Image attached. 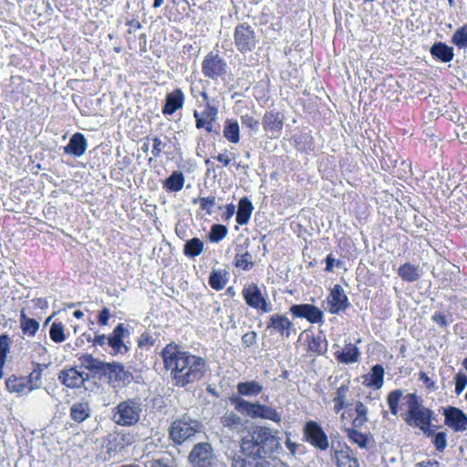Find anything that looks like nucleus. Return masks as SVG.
I'll return each instance as SVG.
<instances>
[{"label":"nucleus","instance_id":"f257e3e1","mask_svg":"<svg viewBox=\"0 0 467 467\" xmlns=\"http://www.w3.org/2000/svg\"><path fill=\"white\" fill-rule=\"evenodd\" d=\"M164 368L177 387H185L202 379L206 371L205 360L182 349L176 344H168L161 351Z\"/></svg>","mask_w":467,"mask_h":467},{"label":"nucleus","instance_id":"f03ea898","mask_svg":"<svg viewBox=\"0 0 467 467\" xmlns=\"http://www.w3.org/2000/svg\"><path fill=\"white\" fill-rule=\"evenodd\" d=\"M279 441L271 430L264 426L252 428L241 441L242 451L250 458H263L275 451Z\"/></svg>","mask_w":467,"mask_h":467},{"label":"nucleus","instance_id":"7ed1b4c3","mask_svg":"<svg viewBox=\"0 0 467 467\" xmlns=\"http://www.w3.org/2000/svg\"><path fill=\"white\" fill-rule=\"evenodd\" d=\"M142 410L140 399H127L112 409L111 420L118 426L131 427L140 421Z\"/></svg>","mask_w":467,"mask_h":467},{"label":"nucleus","instance_id":"20e7f679","mask_svg":"<svg viewBox=\"0 0 467 467\" xmlns=\"http://www.w3.org/2000/svg\"><path fill=\"white\" fill-rule=\"evenodd\" d=\"M202 424L189 417H182L174 420L169 429L170 439L176 444H182L184 441L202 432Z\"/></svg>","mask_w":467,"mask_h":467},{"label":"nucleus","instance_id":"39448f33","mask_svg":"<svg viewBox=\"0 0 467 467\" xmlns=\"http://www.w3.org/2000/svg\"><path fill=\"white\" fill-rule=\"evenodd\" d=\"M408 405V417L406 422L418 428L431 425L432 411L421 406L414 393H409L404 398Z\"/></svg>","mask_w":467,"mask_h":467},{"label":"nucleus","instance_id":"423d86ee","mask_svg":"<svg viewBox=\"0 0 467 467\" xmlns=\"http://www.w3.org/2000/svg\"><path fill=\"white\" fill-rule=\"evenodd\" d=\"M303 435L306 441L320 451H327L329 448V441L327 433L324 431L322 426L315 420H308L305 423Z\"/></svg>","mask_w":467,"mask_h":467},{"label":"nucleus","instance_id":"0eeeda50","mask_svg":"<svg viewBox=\"0 0 467 467\" xmlns=\"http://www.w3.org/2000/svg\"><path fill=\"white\" fill-rule=\"evenodd\" d=\"M192 467H215L216 458L213 447L208 442H200L194 445L189 454Z\"/></svg>","mask_w":467,"mask_h":467},{"label":"nucleus","instance_id":"6e6552de","mask_svg":"<svg viewBox=\"0 0 467 467\" xmlns=\"http://www.w3.org/2000/svg\"><path fill=\"white\" fill-rule=\"evenodd\" d=\"M256 36L250 26L239 25L234 31V44L237 49L245 53L255 47Z\"/></svg>","mask_w":467,"mask_h":467},{"label":"nucleus","instance_id":"1a4fd4ad","mask_svg":"<svg viewBox=\"0 0 467 467\" xmlns=\"http://www.w3.org/2000/svg\"><path fill=\"white\" fill-rule=\"evenodd\" d=\"M113 388H119L129 382L130 374L127 372L123 366L117 362L105 363L101 371Z\"/></svg>","mask_w":467,"mask_h":467},{"label":"nucleus","instance_id":"9d476101","mask_svg":"<svg viewBox=\"0 0 467 467\" xmlns=\"http://www.w3.org/2000/svg\"><path fill=\"white\" fill-rule=\"evenodd\" d=\"M202 73L209 78L217 79L226 73V63L218 55L209 53L202 61Z\"/></svg>","mask_w":467,"mask_h":467},{"label":"nucleus","instance_id":"9b49d317","mask_svg":"<svg viewBox=\"0 0 467 467\" xmlns=\"http://www.w3.org/2000/svg\"><path fill=\"white\" fill-rule=\"evenodd\" d=\"M243 296L249 306L260 309L265 313L271 311L272 308L270 304L266 302L265 298L256 285L252 284L244 287L243 290Z\"/></svg>","mask_w":467,"mask_h":467},{"label":"nucleus","instance_id":"f8f14e48","mask_svg":"<svg viewBox=\"0 0 467 467\" xmlns=\"http://www.w3.org/2000/svg\"><path fill=\"white\" fill-rule=\"evenodd\" d=\"M349 306L348 296L339 285H335L327 296V309L331 314H338Z\"/></svg>","mask_w":467,"mask_h":467},{"label":"nucleus","instance_id":"ddd939ff","mask_svg":"<svg viewBox=\"0 0 467 467\" xmlns=\"http://www.w3.org/2000/svg\"><path fill=\"white\" fill-rule=\"evenodd\" d=\"M290 312L294 317L306 318L310 323H320L323 321V312L314 305H293L290 306Z\"/></svg>","mask_w":467,"mask_h":467},{"label":"nucleus","instance_id":"4468645a","mask_svg":"<svg viewBox=\"0 0 467 467\" xmlns=\"http://www.w3.org/2000/svg\"><path fill=\"white\" fill-rule=\"evenodd\" d=\"M58 379L66 387L70 389H78L83 386L85 381L89 379L87 373L79 371L77 368H70L60 372Z\"/></svg>","mask_w":467,"mask_h":467},{"label":"nucleus","instance_id":"2eb2a0df","mask_svg":"<svg viewBox=\"0 0 467 467\" xmlns=\"http://www.w3.org/2000/svg\"><path fill=\"white\" fill-rule=\"evenodd\" d=\"M128 335L129 332L124 324L119 323L112 333L108 336L107 343L111 348L113 355L128 352V347L123 342V338Z\"/></svg>","mask_w":467,"mask_h":467},{"label":"nucleus","instance_id":"dca6fc26","mask_svg":"<svg viewBox=\"0 0 467 467\" xmlns=\"http://www.w3.org/2000/svg\"><path fill=\"white\" fill-rule=\"evenodd\" d=\"M443 415L445 424L455 431H463L467 429V416L460 409L449 407L444 410Z\"/></svg>","mask_w":467,"mask_h":467},{"label":"nucleus","instance_id":"f3484780","mask_svg":"<svg viewBox=\"0 0 467 467\" xmlns=\"http://www.w3.org/2000/svg\"><path fill=\"white\" fill-rule=\"evenodd\" d=\"M217 114V108L212 106L210 101H207V105H205V109L202 113L198 111H194L193 113L196 119V127L198 129H204L207 132H213V123L215 121Z\"/></svg>","mask_w":467,"mask_h":467},{"label":"nucleus","instance_id":"a211bd4d","mask_svg":"<svg viewBox=\"0 0 467 467\" xmlns=\"http://www.w3.org/2000/svg\"><path fill=\"white\" fill-rule=\"evenodd\" d=\"M266 328L272 329L282 337L288 338L291 331L294 329V326L286 316L277 313L270 316Z\"/></svg>","mask_w":467,"mask_h":467},{"label":"nucleus","instance_id":"6ab92c4d","mask_svg":"<svg viewBox=\"0 0 467 467\" xmlns=\"http://www.w3.org/2000/svg\"><path fill=\"white\" fill-rule=\"evenodd\" d=\"M184 99V94L179 88L167 94L166 102L162 109V113L165 115L173 114L176 110L182 108Z\"/></svg>","mask_w":467,"mask_h":467},{"label":"nucleus","instance_id":"aec40b11","mask_svg":"<svg viewBox=\"0 0 467 467\" xmlns=\"http://www.w3.org/2000/svg\"><path fill=\"white\" fill-rule=\"evenodd\" d=\"M334 459L337 467H359L358 461L348 446L334 451Z\"/></svg>","mask_w":467,"mask_h":467},{"label":"nucleus","instance_id":"412c9836","mask_svg":"<svg viewBox=\"0 0 467 467\" xmlns=\"http://www.w3.org/2000/svg\"><path fill=\"white\" fill-rule=\"evenodd\" d=\"M87 140L81 133H75L69 140L68 144L64 148L67 154H72L76 157L82 156L87 150Z\"/></svg>","mask_w":467,"mask_h":467},{"label":"nucleus","instance_id":"4be33fe9","mask_svg":"<svg viewBox=\"0 0 467 467\" xmlns=\"http://www.w3.org/2000/svg\"><path fill=\"white\" fill-rule=\"evenodd\" d=\"M349 384L344 383L340 387L336 389V392L333 396V403H334V411L338 413L343 409L349 406L351 403L349 402Z\"/></svg>","mask_w":467,"mask_h":467},{"label":"nucleus","instance_id":"5701e85b","mask_svg":"<svg viewBox=\"0 0 467 467\" xmlns=\"http://www.w3.org/2000/svg\"><path fill=\"white\" fill-rule=\"evenodd\" d=\"M230 402L234 409L243 415L255 419L257 406L259 402H250L241 397H231Z\"/></svg>","mask_w":467,"mask_h":467},{"label":"nucleus","instance_id":"b1692460","mask_svg":"<svg viewBox=\"0 0 467 467\" xmlns=\"http://www.w3.org/2000/svg\"><path fill=\"white\" fill-rule=\"evenodd\" d=\"M264 128L275 136L283 128V117L278 112H266L263 119Z\"/></svg>","mask_w":467,"mask_h":467},{"label":"nucleus","instance_id":"393cba45","mask_svg":"<svg viewBox=\"0 0 467 467\" xmlns=\"http://www.w3.org/2000/svg\"><path fill=\"white\" fill-rule=\"evenodd\" d=\"M335 356L337 361L349 364L358 360L359 351L358 348L352 343L347 344L341 351H337Z\"/></svg>","mask_w":467,"mask_h":467},{"label":"nucleus","instance_id":"a878e982","mask_svg":"<svg viewBox=\"0 0 467 467\" xmlns=\"http://www.w3.org/2000/svg\"><path fill=\"white\" fill-rule=\"evenodd\" d=\"M91 409L88 402H76L70 407V418L81 423L90 417Z\"/></svg>","mask_w":467,"mask_h":467},{"label":"nucleus","instance_id":"bb28decb","mask_svg":"<svg viewBox=\"0 0 467 467\" xmlns=\"http://www.w3.org/2000/svg\"><path fill=\"white\" fill-rule=\"evenodd\" d=\"M236 389L242 396L254 397L259 395L263 391L264 387L256 380H250L238 383Z\"/></svg>","mask_w":467,"mask_h":467},{"label":"nucleus","instance_id":"cd10ccee","mask_svg":"<svg viewBox=\"0 0 467 467\" xmlns=\"http://www.w3.org/2000/svg\"><path fill=\"white\" fill-rule=\"evenodd\" d=\"M221 423L234 431H240L244 426L243 419L234 411H226L221 418Z\"/></svg>","mask_w":467,"mask_h":467},{"label":"nucleus","instance_id":"c85d7f7f","mask_svg":"<svg viewBox=\"0 0 467 467\" xmlns=\"http://www.w3.org/2000/svg\"><path fill=\"white\" fill-rule=\"evenodd\" d=\"M253 209L252 202L248 198H242L238 204L236 222L241 225L246 224L250 220Z\"/></svg>","mask_w":467,"mask_h":467},{"label":"nucleus","instance_id":"c756f323","mask_svg":"<svg viewBox=\"0 0 467 467\" xmlns=\"http://www.w3.org/2000/svg\"><path fill=\"white\" fill-rule=\"evenodd\" d=\"M431 55L442 62H450L453 58L452 47L444 43L437 42L431 48Z\"/></svg>","mask_w":467,"mask_h":467},{"label":"nucleus","instance_id":"7c9ffc66","mask_svg":"<svg viewBox=\"0 0 467 467\" xmlns=\"http://www.w3.org/2000/svg\"><path fill=\"white\" fill-rule=\"evenodd\" d=\"M78 360L80 362V366L85 368L86 369L95 372V373H101L105 363L96 358H94L90 354H83L78 358Z\"/></svg>","mask_w":467,"mask_h":467},{"label":"nucleus","instance_id":"2f4dec72","mask_svg":"<svg viewBox=\"0 0 467 467\" xmlns=\"http://www.w3.org/2000/svg\"><path fill=\"white\" fill-rule=\"evenodd\" d=\"M184 182L183 173L175 171L165 180L163 186L169 192H179L183 188Z\"/></svg>","mask_w":467,"mask_h":467},{"label":"nucleus","instance_id":"473e14b6","mask_svg":"<svg viewBox=\"0 0 467 467\" xmlns=\"http://www.w3.org/2000/svg\"><path fill=\"white\" fill-rule=\"evenodd\" d=\"M343 430L346 432L347 437L353 443L357 444L361 449L368 448L369 439L366 434H363L360 431H357L356 429L350 427L344 426Z\"/></svg>","mask_w":467,"mask_h":467},{"label":"nucleus","instance_id":"72a5a7b5","mask_svg":"<svg viewBox=\"0 0 467 467\" xmlns=\"http://www.w3.org/2000/svg\"><path fill=\"white\" fill-rule=\"evenodd\" d=\"M20 326L23 333L29 337H34L39 329V323L34 318L27 317L24 310L20 314Z\"/></svg>","mask_w":467,"mask_h":467},{"label":"nucleus","instance_id":"f704fd0d","mask_svg":"<svg viewBox=\"0 0 467 467\" xmlns=\"http://www.w3.org/2000/svg\"><path fill=\"white\" fill-rule=\"evenodd\" d=\"M269 420L276 423L281 422L282 417L275 409L258 403L255 419Z\"/></svg>","mask_w":467,"mask_h":467},{"label":"nucleus","instance_id":"c9c22d12","mask_svg":"<svg viewBox=\"0 0 467 467\" xmlns=\"http://www.w3.org/2000/svg\"><path fill=\"white\" fill-rule=\"evenodd\" d=\"M399 275L407 282H415L420 276V271L417 266L411 264H404L398 270Z\"/></svg>","mask_w":467,"mask_h":467},{"label":"nucleus","instance_id":"e433bc0d","mask_svg":"<svg viewBox=\"0 0 467 467\" xmlns=\"http://www.w3.org/2000/svg\"><path fill=\"white\" fill-rule=\"evenodd\" d=\"M266 462L254 458L234 457L231 467H266Z\"/></svg>","mask_w":467,"mask_h":467},{"label":"nucleus","instance_id":"4c0bfd02","mask_svg":"<svg viewBox=\"0 0 467 467\" xmlns=\"http://www.w3.org/2000/svg\"><path fill=\"white\" fill-rule=\"evenodd\" d=\"M203 251V243L199 238H192L184 244L183 252L189 257H195Z\"/></svg>","mask_w":467,"mask_h":467},{"label":"nucleus","instance_id":"58836bf2","mask_svg":"<svg viewBox=\"0 0 467 467\" xmlns=\"http://www.w3.org/2000/svg\"><path fill=\"white\" fill-rule=\"evenodd\" d=\"M227 283V273L213 271L210 275L209 284L215 290H222Z\"/></svg>","mask_w":467,"mask_h":467},{"label":"nucleus","instance_id":"ea45409f","mask_svg":"<svg viewBox=\"0 0 467 467\" xmlns=\"http://www.w3.org/2000/svg\"><path fill=\"white\" fill-rule=\"evenodd\" d=\"M239 125L236 121H228L223 130V136L231 142L237 143L240 140Z\"/></svg>","mask_w":467,"mask_h":467},{"label":"nucleus","instance_id":"a19ab883","mask_svg":"<svg viewBox=\"0 0 467 467\" xmlns=\"http://www.w3.org/2000/svg\"><path fill=\"white\" fill-rule=\"evenodd\" d=\"M50 338L56 343H62L66 340L65 327L60 322H54L49 330Z\"/></svg>","mask_w":467,"mask_h":467},{"label":"nucleus","instance_id":"79ce46f5","mask_svg":"<svg viewBox=\"0 0 467 467\" xmlns=\"http://www.w3.org/2000/svg\"><path fill=\"white\" fill-rule=\"evenodd\" d=\"M451 41L460 49L467 47V25H464L455 31Z\"/></svg>","mask_w":467,"mask_h":467},{"label":"nucleus","instance_id":"37998d69","mask_svg":"<svg viewBox=\"0 0 467 467\" xmlns=\"http://www.w3.org/2000/svg\"><path fill=\"white\" fill-rule=\"evenodd\" d=\"M9 350V337L6 335L0 336V379L4 377L3 367L5 363L6 355Z\"/></svg>","mask_w":467,"mask_h":467},{"label":"nucleus","instance_id":"c03bdc74","mask_svg":"<svg viewBox=\"0 0 467 467\" xmlns=\"http://www.w3.org/2000/svg\"><path fill=\"white\" fill-rule=\"evenodd\" d=\"M227 234V228L223 224H214L212 226L209 239L212 242L218 243L223 240Z\"/></svg>","mask_w":467,"mask_h":467},{"label":"nucleus","instance_id":"a18cd8bd","mask_svg":"<svg viewBox=\"0 0 467 467\" xmlns=\"http://www.w3.org/2000/svg\"><path fill=\"white\" fill-rule=\"evenodd\" d=\"M402 396V390L397 389L388 395V404L392 414L398 413V407Z\"/></svg>","mask_w":467,"mask_h":467},{"label":"nucleus","instance_id":"49530a36","mask_svg":"<svg viewBox=\"0 0 467 467\" xmlns=\"http://www.w3.org/2000/svg\"><path fill=\"white\" fill-rule=\"evenodd\" d=\"M5 386L8 391L16 393L23 392L26 388L24 380L16 378L6 379Z\"/></svg>","mask_w":467,"mask_h":467},{"label":"nucleus","instance_id":"de8ad7c7","mask_svg":"<svg viewBox=\"0 0 467 467\" xmlns=\"http://www.w3.org/2000/svg\"><path fill=\"white\" fill-rule=\"evenodd\" d=\"M384 369L380 365H376L371 369L370 384L380 388L383 383Z\"/></svg>","mask_w":467,"mask_h":467},{"label":"nucleus","instance_id":"09e8293b","mask_svg":"<svg viewBox=\"0 0 467 467\" xmlns=\"http://www.w3.org/2000/svg\"><path fill=\"white\" fill-rule=\"evenodd\" d=\"M355 410L357 412L358 417L353 420V426L359 427L365 421H367V408L362 402H357Z\"/></svg>","mask_w":467,"mask_h":467},{"label":"nucleus","instance_id":"8fccbe9b","mask_svg":"<svg viewBox=\"0 0 467 467\" xmlns=\"http://www.w3.org/2000/svg\"><path fill=\"white\" fill-rule=\"evenodd\" d=\"M42 377V369L38 367L34 369L28 376V384L30 385L28 389L32 391L35 389H37L40 386Z\"/></svg>","mask_w":467,"mask_h":467},{"label":"nucleus","instance_id":"3c124183","mask_svg":"<svg viewBox=\"0 0 467 467\" xmlns=\"http://www.w3.org/2000/svg\"><path fill=\"white\" fill-rule=\"evenodd\" d=\"M195 203L200 202L201 208L205 210L208 214H212L213 208L215 205V198L214 197H202L198 200L193 201Z\"/></svg>","mask_w":467,"mask_h":467},{"label":"nucleus","instance_id":"603ef678","mask_svg":"<svg viewBox=\"0 0 467 467\" xmlns=\"http://www.w3.org/2000/svg\"><path fill=\"white\" fill-rule=\"evenodd\" d=\"M308 350L320 354L323 351V340L320 337H313L308 342Z\"/></svg>","mask_w":467,"mask_h":467},{"label":"nucleus","instance_id":"864d4df0","mask_svg":"<svg viewBox=\"0 0 467 467\" xmlns=\"http://www.w3.org/2000/svg\"><path fill=\"white\" fill-rule=\"evenodd\" d=\"M432 442L437 451H443L447 446L446 433L443 431L436 433Z\"/></svg>","mask_w":467,"mask_h":467},{"label":"nucleus","instance_id":"5fc2aeb1","mask_svg":"<svg viewBox=\"0 0 467 467\" xmlns=\"http://www.w3.org/2000/svg\"><path fill=\"white\" fill-rule=\"evenodd\" d=\"M156 342V337L149 332H144L139 337L138 343L140 347L150 348Z\"/></svg>","mask_w":467,"mask_h":467},{"label":"nucleus","instance_id":"6e6d98bb","mask_svg":"<svg viewBox=\"0 0 467 467\" xmlns=\"http://www.w3.org/2000/svg\"><path fill=\"white\" fill-rule=\"evenodd\" d=\"M252 256L246 253L236 256V266L247 270L252 265Z\"/></svg>","mask_w":467,"mask_h":467},{"label":"nucleus","instance_id":"4d7b16f0","mask_svg":"<svg viewBox=\"0 0 467 467\" xmlns=\"http://www.w3.org/2000/svg\"><path fill=\"white\" fill-rule=\"evenodd\" d=\"M467 386V376L462 373H458L455 377V392L461 394Z\"/></svg>","mask_w":467,"mask_h":467},{"label":"nucleus","instance_id":"13d9d810","mask_svg":"<svg viewBox=\"0 0 467 467\" xmlns=\"http://www.w3.org/2000/svg\"><path fill=\"white\" fill-rule=\"evenodd\" d=\"M242 123L253 130H259V121L258 119H255L252 116L249 115H244L241 117Z\"/></svg>","mask_w":467,"mask_h":467},{"label":"nucleus","instance_id":"bf43d9fd","mask_svg":"<svg viewBox=\"0 0 467 467\" xmlns=\"http://www.w3.org/2000/svg\"><path fill=\"white\" fill-rule=\"evenodd\" d=\"M257 334L254 331L245 333L242 337V344L244 348H250L256 342Z\"/></svg>","mask_w":467,"mask_h":467},{"label":"nucleus","instance_id":"052dcab7","mask_svg":"<svg viewBox=\"0 0 467 467\" xmlns=\"http://www.w3.org/2000/svg\"><path fill=\"white\" fill-rule=\"evenodd\" d=\"M419 379L421 380L431 391H434L438 389L436 383L423 371L420 373Z\"/></svg>","mask_w":467,"mask_h":467},{"label":"nucleus","instance_id":"680f3d73","mask_svg":"<svg viewBox=\"0 0 467 467\" xmlns=\"http://www.w3.org/2000/svg\"><path fill=\"white\" fill-rule=\"evenodd\" d=\"M290 432L285 433L286 440L285 443L290 453L292 455H296L297 450L300 449L302 446L296 442L292 441V440L290 439Z\"/></svg>","mask_w":467,"mask_h":467},{"label":"nucleus","instance_id":"e2e57ef3","mask_svg":"<svg viewBox=\"0 0 467 467\" xmlns=\"http://www.w3.org/2000/svg\"><path fill=\"white\" fill-rule=\"evenodd\" d=\"M110 317V312L109 310V308L107 307H104L99 314L98 316V322L99 323V325L101 326H106L108 325V322H109V319Z\"/></svg>","mask_w":467,"mask_h":467},{"label":"nucleus","instance_id":"0e129e2a","mask_svg":"<svg viewBox=\"0 0 467 467\" xmlns=\"http://www.w3.org/2000/svg\"><path fill=\"white\" fill-rule=\"evenodd\" d=\"M150 463V467H173L172 461L170 459H164V458L153 460Z\"/></svg>","mask_w":467,"mask_h":467},{"label":"nucleus","instance_id":"69168bd1","mask_svg":"<svg viewBox=\"0 0 467 467\" xmlns=\"http://www.w3.org/2000/svg\"><path fill=\"white\" fill-rule=\"evenodd\" d=\"M162 151V142L161 139L154 138L153 139V149H152V155L154 157H159L161 152Z\"/></svg>","mask_w":467,"mask_h":467},{"label":"nucleus","instance_id":"338daca9","mask_svg":"<svg viewBox=\"0 0 467 467\" xmlns=\"http://www.w3.org/2000/svg\"><path fill=\"white\" fill-rule=\"evenodd\" d=\"M326 263H327L326 271H327V272L333 271L334 265H337V267H339L341 265L340 262L339 261H336L332 257L331 254H328L327 256Z\"/></svg>","mask_w":467,"mask_h":467},{"label":"nucleus","instance_id":"774afa93","mask_svg":"<svg viewBox=\"0 0 467 467\" xmlns=\"http://www.w3.org/2000/svg\"><path fill=\"white\" fill-rule=\"evenodd\" d=\"M432 320L439 324L441 327H446L447 326V320L445 316L442 313H435L432 316Z\"/></svg>","mask_w":467,"mask_h":467}]
</instances>
